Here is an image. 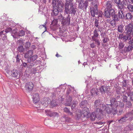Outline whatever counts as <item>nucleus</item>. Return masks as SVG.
<instances>
[{
  "label": "nucleus",
  "mask_w": 133,
  "mask_h": 133,
  "mask_svg": "<svg viewBox=\"0 0 133 133\" xmlns=\"http://www.w3.org/2000/svg\"><path fill=\"white\" fill-rule=\"evenodd\" d=\"M94 107L96 109V111L92 112L90 115V119L93 121L96 118L100 119L101 118L102 113L104 110L105 105L101 104L100 100H96L94 102Z\"/></svg>",
  "instance_id": "obj_1"
},
{
  "label": "nucleus",
  "mask_w": 133,
  "mask_h": 133,
  "mask_svg": "<svg viewBox=\"0 0 133 133\" xmlns=\"http://www.w3.org/2000/svg\"><path fill=\"white\" fill-rule=\"evenodd\" d=\"M104 112L105 113L106 112L108 114L112 113L113 114H116L117 113V109L113 107L112 105H110L105 106L104 110H103L102 114Z\"/></svg>",
  "instance_id": "obj_2"
},
{
  "label": "nucleus",
  "mask_w": 133,
  "mask_h": 133,
  "mask_svg": "<svg viewBox=\"0 0 133 133\" xmlns=\"http://www.w3.org/2000/svg\"><path fill=\"white\" fill-rule=\"evenodd\" d=\"M97 8L98 5H96L94 6L92 9L91 10V14L92 17H94L95 15H98V17H102V16L103 13L102 12H98Z\"/></svg>",
  "instance_id": "obj_3"
},
{
  "label": "nucleus",
  "mask_w": 133,
  "mask_h": 133,
  "mask_svg": "<svg viewBox=\"0 0 133 133\" xmlns=\"http://www.w3.org/2000/svg\"><path fill=\"white\" fill-rule=\"evenodd\" d=\"M17 45L18 46L17 49V51L20 53L23 52L25 50V49L23 46L24 45L23 41L20 39L18 40Z\"/></svg>",
  "instance_id": "obj_4"
},
{
  "label": "nucleus",
  "mask_w": 133,
  "mask_h": 133,
  "mask_svg": "<svg viewBox=\"0 0 133 133\" xmlns=\"http://www.w3.org/2000/svg\"><path fill=\"white\" fill-rule=\"evenodd\" d=\"M34 85L32 82H29L26 83L25 86V88L27 93H30L33 90Z\"/></svg>",
  "instance_id": "obj_5"
},
{
  "label": "nucleus",
  "mask_w": 133,
  "mask_h": 133,
  "mask_svg": "<svg viewBox=\"0 0 133 133\" xmlns=\"http://www.w3.org/2000/svg\"><path fill=\"white\" fill-rule=\"evenodd\" d=\"M89 109L87 108H85V109L82 112L81 110H79L77 113V117L78 118L81 117H87L89 113Z\"/></svg>",
  "instance_id": "obj_6"
},
{
  "label": "nucleus",
  "mask_w": 133,
  "mask_h": 133,
  "mask_svg": "<svg viewBox=\"0 0 133 133\" xmlns=\"http://www.w3.org/2000/svg\"><path fill=\"white\" fill-rule=\"evenodd\" d=\"M52 3L53 9L52 11L55 17L58 14V0H57L56 1H55V2H54V3Z\"/></svg>",
  "instance_id": "obj_7"
},
{
  "label": "nucleus",
  "mask_w": 133,
  "mask_h": 133,
  "mask_svg": "<svg viewBox=\"0 0 133 133\" xmlns=\"http://www.w3.org/2000/svg\"><path fill=\"white\" fill-rule=\"evenodd\" d=\"M54 20L51 22L50 25L51 29L54 31H55L58 29V26L57 23L58 22V18H56L54 16Z\"/></svg>",
  "instance_id": "obj_8"
},
{
  "label": "nucleus",
  "mask_w": 133,
  "mask_h": 133,
  "mask_svg": "<svg viewBox=\"0 0 133 133\" xmlns=\"http://www.w3.org/2000/svg\"><path fill=\"white\" fill-rule=\"evenodd\" d=\"M132 36L128 34L127 33L126 35L123 33V34H120L119 36V38L120 39H123L124 41L125 42L127 40L130 39Z\"/></svg>",
  "instance_id": "obj_9"
},
{
  "label": "nucleus",
  "mask_w": 133,
  "mask_h": 133,
  "mask_svg": "<svg viewBox=\"0 0 133 133\" xmlns=\"http://www.w3.org/2000/svg\"><path fill=\"white\" fill-rule=\"evenodd\" d=\"M83 0H81L78 4V8L80 9L83 10L84 8L86 10L88 6V1H85L83 2Z\"/></svg>",
  "instance_id": "obj_10"
},
{
  "label": "nucleus",
  "mask_w": 133,
  "mask_h": 133,
  "mask_svg": "<svg viewBox=\"0 0 133 133\" xmlns=\"http://www.w3.org/2000/svg\"><path fill=\"white\" fill-rule=\"evenodd\" d=\"M126 33L132 36L133 35V26L131 23H129L125 27Z\"/></svg>",
  "instance_id": "obj_11"
},
{
  "label": "nucleus",
  "mask_w": 133,
  "mask_h": 133,
  "mask_svg": "<svg viewBox=\"0 0 133 133\" xmlns=\"http://www.w3.org/2000/svg\"><path fill=\"white\" fill-rule=\"evenodd\" d=\"M100 91L102 94H107L110 90L109 87L103 85L99 89Z\"/></svg>",
  "instance_id": "obj_12"
},
{
  "label": "nucleus",
  "mask_w": 133,
  "mask_h": 133,
  "mask_svg": "<svg viewBox=\"0 0 133 133\" xmlns=\"http://www.w3.org/2000/svg\"><path fill=\"white\" fill-rule=\"evenodd\" d=\"M32 101L34 103H37L40 100V97L39 94L35 93L34 94L32 97Z\"/></svg>",
  "instance_id": "obj_13"
},
{
  "label": "nucleus",
  "mask_w": 133,
  "mask_h": 133,
  "mask_svg": "<svg viewBox=\"0 0 133 133\" xmlns=\"http://www.w3.org/2000/svg\"><path fill=\"white\" fill-rule=\"evenodd\" d=\"M18 71L16 69H14L10 71L11 76L13 77L17 78L18 77Z\"/></svg>",
  "instance_id": "obj_14"
},
{
  "label": "nucleus",
  "mask_w": 133,
  "mask_h": 133,
  "mask_svg": "<svg viewBox=\"0 0 133 133\" xmlns=\"http://www.w3.org/2000/svg\"><path fill=\"white\" fill-rule=\"evenodd\" d=\"M110 103L113 107L116 109V107L118 106V102L116 101V99L115 98H111L110 100Z\"/></svg>",
  "instance_id": "obj_15"
},
{
  "label": "nucleus",
  "mask_w": 133,
  "mask_h": 133,
  "mask_svg": "<svg viewBox=\"0 0 133 133\" xmlns=\"http://www.w3.org/2000/svg\"><path fill=\"white\" fill-rule=\"evenodd\" d=\"M45 112L47 114L50 116V117H55L58 115L57 112H52L50 110H45Z\"/></svg>",
  "instance_id": "obj_16"
},
{
  "label": "nucleus",
  "mask_w": 133,
  "mask_h": 133,
  "mask_svg": "<svg viewBox=\"0 0 133 133\" xmlns=\"http://www.w3.org/2000/svg\"><path fill=\"white\" fill-rule=\"evenodd\" d=\"M33 51L32 50H29L27 52L25 53L24 57L26 58L29 59L33 55Z\"/></svg>",
  "instance_id": "obj_17"
},
{
  "label": "nucleus",
  "mask_w": 133,
  "mask_h": 133,
  "mask_svg": "<svg viewBox=\"0 0 133 133\" xmlns=\"http://www.w3.org/2000/svg\"><path fill=\"white\" fill-rule=\"evenodd\" d=\"M97 28H96L95 30L93 32V35L92 37V38L93 40H95L96 38H97L98 36H99V34L98 33V30Z\"/></svg>",
  "instance_id": "obj_18"
},
{
  "label": "nucleus",
  "mask_w": 133,
  "mask_h": 133,
  "mask_svg": "<svg viewBox=\"0 0 133 133\" xmlns=\"http://www.w3.org/2000/svg\"><path fill=\"white\" fill-rule=\"evenodd\" d=\"M70 11L71 14H75L76 12V10L77 8H76V6L73 5L72 3H71L70 4Z\"/></svg>",
  "instance_id": "obj_19"
},
{
  "label": "nucleus",
  "mask_w": 133,
  "mask_h": 133,
  "mask_svg": "<svg viewBox=\"0 0 133 133\" xmlns=\"http://www.w3.org/2000/svg\"><path fill=\"white\" fill-rule=\"evenodd\" d=\"M98 90L97 88H93L91 90L90 92L92 96H96L97 95Z\"/></svg>",
  "instance_id": "obj_20"
},
{
  "label": "nucleus",
  "mask_w": 133,
  "mask_h": 133,
  "mask_svg": "<svg viewBox=\"0 0 133 133\" xmlns=\"http://www.w3.org/2000/svg\"><path fill=\"white\" fill-rule=\"evenodd\" d=\"M124 12L123 11H121V10H119L118 13V17L119 18L121 19H123L124 18V16L123 14Z\"/></svg>",
  "instance_id": "obj_21"
},
{
  "label": "nucleus",
  "mask_w": 133,
  "mask_h": 133,
  "mask_svg": "<svg viewBox=\"0 0 133 133\" xmlns=\"http://www.w3.org/2000/svg\"><path fill=\"white\" fill-rule=\"evenodd\" d=\"M127 8L128 10L130 12H133V6L132 5L130 1H128V5L127 6Z\"/></svg>",
  "instance_id": "obj_22"
},
{
  "label": "nucleus",
  "mask_w": 133,
  "mask_h": 133,
  "mask_svg": "<svg viewBox=\"0 0 133 133\" xmlns=\"http://www.w3.org/2000/svg\"><path fill=\"white\" fill-rule=\"evenodd\" d=\"M28 68H32V67L35 68L36 67V64H35V63H34V62L32 61H28Z\"/></svg>",
  "instance_id": "obj_23"
},
{
  "label": "nucleus",
  "mask_w": 133,
  "mask_h": 133,
  "mask_svg": "<svg viewBox=\"0 0 133 133\" xmlns=\"http://www.w3.org/2000/svg\"><path fill=\"white\" fill-rule=\"evenodd\" d=\"M70 4L67 3H65V13L66 14H70V9L69 8V6Z\"/></svg>",
  "instance_id": "obj_24"
},
{
  "label": "nucleus",
  "mask_w": 133,
  "mask_h": 133,
  "mask_svg": "<svg viewBox=\"0 0 133 133\" xmlns=\"http://www.w3.org/2000/svg\"><path fill=\"white\" fill-rule=\"evenodd\" d=\"M110 10L105 9V16L107 18H110Z\"/></svg>",
  "instance_id": "obj_25"
},
{
  "label": "nucleus",
  "mask_w": 133,
  "mask_h": 133,
  "mask_svg": "<svg viewBox=\"0 0 133 133\" xmlns=\"http://www.w3.org/2000/svg\"><path fill=\"white\" fill-rule=\"evenodd\" d=\"M32 71L31 70H26L25 71V76L27 77H29L30 76L32 75Z\"/></svg>",
  "instance_id": "obj_26"
},
{
  "label": "nucleus",
  "mask_w": 133,
  "mask_h": 133,
  "mask_svg": "<svg viewBox=\"0 0 133 133\" xmlns=\"http://www.w3.org/2000/svg\"><path fill=\"white\" fill-rule=\"evenodd\" d=\"M59 19L60 20H62L61 23L62 24L64 25L66 24V19L63 18L62 15H61L60 16H59Z\"/></svg>",
  "instance_id": "obj_27"
},
{
  "label": "nucleus",
  "mask_w": 133,
  "mask_h": 133,
  "mask_svg": "<svg viewBox=\"0 0 133 133\" xmlns=\"http://www.w3.org/2000/svg\"><path fill=\"white\" fill-rule=\"evenodd\" d=\"M112 2L110 1H108L107 2V3L105 5L106 9L109 10L111 8H112Z\"/></svg>",
  "instance_id": "obj_28"
},
{
  "label": "nucleus",
  "mask_w": 133,
  "mask_h": 133,
  "mask_svg": "<svg viewBox=\"0 0 133 133\" xmlns=\"http://www.w3.org/2000/svg\"><path fill=\"white\" fill-rule=\"evenodd\" d=\"M129 42L130 45H129L127 47V50L128 51L132 50L133 48V42L131 41H129Z\"/></svg>",
  "instance_id": "obj_29"
},
{
  "label": "nucleus",
  "mask_w": 133,
  "mask_h": 133,
  "mask_svg": "<svg viewBox=\"0 0 133 133\" xmlns=\"http://www.w3.org/2000/svg\"><path fill=\"white\" fill-rule=\"evenodd\" d=\"M37 58V56L36 55H34L33 56H31V58H29V59H27V61H29V62L31 61L34 62Z\"/></svg>",
  "instance_id": "obj_30"
},
{
  "label": "nucleus",
  "mask_w": 133,
  "mask_h": 133,
  "mask_svg": "<svg viewBox=\"0 0 133 133\" xmlns=\"http://www.w3.org/2000/svg\"><path fill=\"white\" fill-rule=\"evenodd\" d=\"M99 23L98 20L96 19H95L94 24L95 26L98 28L97 29H98V31L101 32L100 30L101 28L99 26Z\"/></svg>",
  "instance_id": "obj_31"
},
{
  "label": "nucleus",
  "mask_w": 133,
  "mask_h": 133,
  "mask_svg": "<svg viewBox=\"0 0 133 133\" xmlns=\"http://www.w3.org/2000/svg\"><path fill=\"white\" fill-rule=\"evenodd\" d=\"M117 6L118 9L119 10H121V11H123V9L124 6V5L123 4L120 3L117 4Z\"/></svg>",
  "instance_id": "obj_32"
},
{
  "label": "nucleus",
  "mask_w": 133,
  "mask_h": 133,
  "mask_svg": "<svg viewBox=\"0 0 133 133\" xmlns=\"http://www.w3.org/2000/svg\"><path fill=\"white\" fill-rule=\"evenodd\" d=\"M25 34V32L24 31L21 30L18 31L17 34V35L19 36H24Z\"/></svg>",
  "instance_id": "obj_33"
},
{
  "label": "nucleus",
  "mask_w": 133,
  "mask_h": 133,
  "mask_svg": "<svg viewBox=\"0 0 133 133\" xmlns=\"http://www.w3.org/2000/svg\"><path fill=\"white\" fill-rule=\"evenodd\" d=\"M87 101L86 100H85L82 101L80 104V107H81L82 108H83V106L84 107H85L87 104Z\"/></svg>",
  "instance_id": "obj_34"
},
{
  "label": "nucleus",
  "mask_w": 133,
  "mask_h": 133,
  "mask_svg": "<svg viewBox=\"0 0 133 133\" xmlns=\"http://www.w3.org/2000/svg\"><path fill=\"white\" fill-rule=\"evenodd\" d=\"M60 2H59V12L62 11L63 9V4L62 2L59 3Z\"/></svg>",
  "instance_id": "obj_35"
},
{
  "label": "nucleus",
  "mask_w": 133,
  "mask_h": 133,
  "mask_svg": "<svg viewBox=\"0 0 133 133\" xmlns=\"http://www.w3.org/2000/svg\"><path fill=\"white\" fill-rule=\"evenodd\" d=\"M25 48L26 49H29L31 45V43L29 42H26L24 44Z\"/></svg>",
  "instance_id": "obj_36"
},
{
  "label": "nucleus",
  "mask_w": 133,
  "mask_h": 133,
  "mask_svg": "<svg viewBox=\"0 0 133 133\" xmlns=\"http://www.w3.org/2000/svg\"><path fill=\"white\" fill-rule=\"evenodd\" d=\"M56 102V101L55 100H53L51 101L50 103V105L52 107H55L57 105Z\"/></svg>",
  "instance_id": "obj_37"
},
{
  "label": "nucleus",
  "mask_w": 133,
  "mask_h": 133,
  "mask_svg": "<svg viewBox=\"0 0 133 133\" xmlns=\"http://www.w3.org/2000/svg\"><path fill=\"white\" fill-rule=\"evenodd\" d=\"M118 32H122L123 31V25H118Z\"/></svg>",
  "instance_id": "obj_38"
},
{
  "label": "nucleus",
  "mask_w": 133,
  "mask_h": 133,
  "mask_svg": "<svg viewBox=\"0 0 133 133\" xmlns=\"http://www.w3.org/2000/svg\"><path fill=\"white\" fill-rule=\"evenodd\" d=\"M125 17L127 19H131L132 17V16L130 13H128L126 14Z\"/></svg>",
  "instance_id": "obj_39"
},
{
  "label": "nucleus",
  "mask_w": 133,
  "mask_h": 133,
  "mask_svg": "<svg viewBox=\"0 0 133 133\" xmlns=\"http://www.w3.org/2000/svg\"><path fill=\"white\" fill-rule=\"evenodd\" d=\"M127 117H124L122 118L121 119L118 120L119 122L121 123H122L126 121Z\"/></svg>",
  "instance_id": "obj_40"
},
{
  "label": "nucleus",
  "mask_w": 133,
  "mask_h": 133,
  "mask_svg": "<svg viewBox=\"0 0 133 133\" xmlns=\"http://www.w3.org/2000/svg\"><path fill=\"white\" fill-rule=\"evenodd\" d=\"M110 16L111 15L112 17H113L115 15V11L114 10L112 9H111L110 10Z\"/></svg>",
  "instance_id": "obj_41"
},
{
  "label": "nucleus",
  "mask_w": 133,
  "mask_h": 133,
  "mask_svg": "<svg viewBox=\"0 0 133 133\" xmlns=\"http://www.w3.org/2000/svg\"><path fill=\"white\" fill-rule=\"evenodd\" d=\"M40 67V66H38L36 67V68L35 67V68H33L32 70H31L32 71V74H35L37 71V69H36Z\"/></svg>",
  "instance_id": "obj_42"
},
{
  "label": "nucleus",
  "mask_w": 133,
  "mask_h": 133,
  "mask_svg": "<svg viewBox=\"0 0 133 133\" xmlns=\"http://www.w3.org/2000/svg\"><path fill=\"white\" fill-rule=\"evenodd\" d=\"M21 57L20 55L19 54H17L16 57V62L17 63H19L20 62V58Z\"/></svg>",
  "instance_id": "obj_43"
},
{
  "label": "nucleus",
  "mask_w": 133,
  "mask_h": 133,
  "mask_svg": "<svg viewBox=\"0 0 133 133\" xmlns=\"http://www.w3.org/2000/svg\"><path fill=\"white\" fill-rule=\"evenodd\" d=\"M18 30L16 28L15 29H14L11 31V32L12 33V34H13L14 35H17V34L18 32Z\"/></svg>",
  "instance_id": "obj_44"
},
{
  "label": "nucleus",
  "mask_w": 133,
  "mask_h": 133,
  "mask_svg": "<svg viewBox=\"0 0 133 133\" xmlns=\"http://www.w3.org/2000/svg\"><path fill=\"white\" fill-rule=\"evenodd\" d=\"M113 19L116 22L119 21V18L117 17V15H115V16H113Z\"/></svg>",
  "instance_id": "obj_45"
},
{
  "label": "nucleus",
  "mask_w": 133,
  "mask_h": 133,
  "mask_svg": "<svg viewBox=\"0 0 133 133\" xmlns=\"http://www.w3.org/2000/svg\"><path fill=\"white\" fill-rule=\"evenodd\" d=\"M12 31V29L10 27L7 28L5 30V32H6L5 34L9 32H10Z\"/></svg>",
  "instance_id": "obj_46"
},
{
  "label": "nucleus",
  "mask_w": 133,
  "mask_h": 133,
  "mask_svg": "<svg viewBox=\"0 0 133 133\" xmlns=\"http://www.w3.org/2000/svg\"><path fill=\"white\" fill-rule=\"evenodd\" d=\"M22 65L24 67L26 68L27 67L28 68V62L27 63H25L24 62H23L22 61Z\"/></svg>",
  "instance_id": "obj_47"
},
{
  "label": "nucleus",
  "mask_w": 133,
  "mask_h": 133,
  "mask_svg": "<svg viewBox=\"0 0 133 133\" xmlns=\"http://www.w3.org/2000/svg\"><path fill=\"white\" fill-rule=\"evenodd\" d=\"M116 22L114 20L112 19L111 21L110 24L113 27H115V24H116Z\"/></svg>",
  "instance_id": "obj_48"
},
{
  "label": "nucleus",
  "mask_w": 133,
  "mask_h": 133,
  "mask_svg": "<svg viewBox=\"0 0 133 133\" xmlns=\"http://www.w3.org/2000/svg\"><path fill=\"white\" fill-rule=\"evenodd\" d=\"M70 101L66 100V102L65 103V105L66 106H70L71 105V100H70Z\"/></svg>",
  "instance_id": "obj_49"
},
{
  "label": "nucleus",
  "mask_w": 133,
  "mask_h": 133,
  "mask_svg": "<svg viewBox=\"0 0 133 133\" xmlns=\"http://www.w3.org/2000/svg\"><path fill=\"white\" fill-rule=\"evenodd\" d=\"M109 40L108 38L107 37H104L103 39V41L104 43H106L108 42V40Z\"/></svg>",
  "instance_id": "obj_50"
},
{
  "label": "nucleus",
  "mask_w": 133,
  "mask_h": 133,
  "mask_svg": "<svg viewBox=\"0 0 133 133\" xmlns=\"http://www.w3.org/2000/svg\"><path fill=\"white\" fill-rule=\"evenodd\" d=\"M118 106L121 107H123L124 105V104L123 103L121 102L120 101L118 102Z\"/></svg>",
  "instance_id": "obj_51"
},
{
  "label": "nucleus",
  "mask_w": 133,
  "mask_h": 133,
  "mask_svg": "<svg viewBox=\"0 0 133 133\" xmlns=\"http://www.w3.org/2000/svg\"><path fill=\"white\" fill-rule=\"evenodd\" d=\"M124 45L123 43H120L119 44V48L120 49H122L124 46Z\"/></svg>",
  "instance_id": "obj_52"
},
{
  "label": "nucleus",
  "mask_w": 133,
  "mask_h": 133,
  "mask_svg": "<svg viewBox=\"0 0 133 133\" xmlns=\"http://www.w3.org/2000/svg\"><path fill=\"white\" fill-rule=\"evenodd\" d=\"M6 58V56H5V54H4L3 55H2L1 56V59H2V60H4L5 61Z\"/></svg>",
  "instance_id": "obj_53"
},
{
  "label": "nucleus",
  "mask_w": 133,
  "mask_h": 133,
  "mask_svg": "<svg viewBox=\"0 0 133 133\" xmlns=\"http://www.w3.org/2000/svg\"><path fill=\"white\" fill-rule=\"evenodd\" d=\"M46 22H45L44 23V25H41L40 26H41V25L43 26V27H44L45 29V31H44L43 32V33L45 31H47V30H46Z\"/></svg>",
  "instance_id": "obj_54"
},
{
  "label": "nucleus",
  "mask_w": 133,
  "mask_h": 133,
  "mask_svg": "<svg viewBox=\"0 0 133 133\" xmlns=\"http://www.w3.org/2000/svg\"><path fill=\"white\" fill-rule=\"evenodd\" d=\"M94 41H95V42L96 44L98 45H99L100 44V42L99 41V40L97 39V38H96L95 40H93Z\"/></svg>",
  "instance_id": "obj_55"
},
{
  "label": "nucleus",
  "mask_w": 133,
  "mask_h": 133,
  "mask_svg": "<svg viewBox=\"0 0 133 133\" xmlns=\"http://www.w3.org/2000/svg\"><path fill=\"white\" fill-rule=\"evenodd\" d=\"M66 100L67 101H70V100H71V101H72V97H70V96H69L68 97H67L66 98Z\"/></svg>",
  "instance_id": "obj_56"
},
{
  "label": "nucleus",
  "mask_w": 133,
  "mask_h": 133,
  "mask_svg": "<svg viewBox=\"0 0 133 133\" xmlns=\"http://www.w3.org/2000/svg\"><path fill=\"white\" fill-rule=\"evenodd\" d=\"M64 111L66 112L69 113V112H70V111L67 108L65 107L64 109Z\"/></svg>",
  "instance_id": "obj_57"
},
{
  "label": "nucleus",
  "mask_w": 133,
  "mask_h": 133,
  "mask_svg": "<svg viewBox=\"0 0 133 133\" xmlns=\"http://www.w3.org/2000/svg\"><path fill=\"white\" fill-rule=\"evenodd\" d=\"M73 0H66V3H67L68 4H70L71 3H72V1Z\"/></svg>",
  "instance_id": "obj_58"
},
{
  "label": "nucleus",
  "mask_w": 133,
  "mask_h": 133,
  "mask_svg": "<svg viewBox=\"0 0 133 133\" xmlns=\"http://www.w3.org/2000/svg\"><path fill=\"white\" fill-rule=\"evenodd\" d=\"M4 36L2 38V40L3 41H5L7 39V36L6 35H5V34L4 35Z\"/></svg>",
  "instance_id": "obj_59"
},
{
  "label": "nucleus",
  "mask_w": 133,
  "mask_h": 133,
  "mask_svg": "<svg viewBox=\"0 0 133 133\" xmlns=\"http://www.w3.org/2000/svg\"><path fill=\"white\" fill-rule=\"evenodd\" d=\"M41 3H42L44 4L45 5L46 4V0H41Z\"/></svg>",
  "instance_id": "obj_60"
},
{
  "label": "nucleus",
  "mask_w": 133,
  "mask_h": 133,
  "mask_svg": "<svg viewBox=\"0 0 133 133\" xmlns=\"http://www.w3.org/2000/svg\"><path fill=\"white\" fill-rule=\"evenodd\" d=\"M127 97L126 96H125L123 97V100L124 102H127Z\"/></svg>",
  "instance_id": "obj_61"
},
{
  "label": "nucleus",
  "mask_w": 133,
  "mask_h": 133,
  "mask_svg": "<svg viewBox=\"0 0 133 133\" xmlns=\"http://www.w3.org/2000/svg\"><path fill=\"white\" fill-rule=\"evenodd\" d=\"M114 1L115 3L117 4L120 3V0H114Z\"/></svg>",
  "instance_id": "obj_62"
},
{
  "label": "nucleus",
  "mask_w": 133,
  "mask_h": 133,
  "mask_svg": "<svg viewBox=\"0 0 133 133\" xmlns=\"http://www.w3.org/2000/svg\"><path fill=\"white\" fill-rule=\"evenodd\" d=\"M130 99L133 101V93L132 92L130 93Z\"/></svg>",
  "instance_id": "obj_63"
},
{
  "label": "nucleus",
  "mask_w": 133,
  "mask_h": 133,
  "mask_svg": "<svg viewBox=\"0 0 133 133\" xmlns=\"http://www.w3.org/2000/svg\"><path fill=\"white\" fill-rule=\"evenodd\" d=\"M126 80L124 81V82L123 83V87H125L126 86Z\"/></svg>",
  "instance_id": "obj_64"
}]
</instances>
